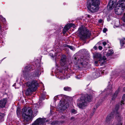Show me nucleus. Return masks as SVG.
I'll return each instance as SVG.
<instances>
[{"mask_svg": "<svg viewBox=\"0 0 125 125\" xmlns=\"http://www.w3.org/2000/svg\"><path fill=\"white\" fill-rule=\"evenodd\" d=\"M37 61L35 65V70L32 72L27 73V72L33 70V68L30 65L26 66L24 68V70H22V74L24 78L30 80L32 78H37L39 77L42 68L41 67L40 63L38 62V61L37 60Z\"/></svg>", "mask_w": 125, "mask_h": 125, "instance_id": "obj_1", "label": "nucleus"}, {"mask_svg": "<svg viewBox=\"0 0 125 125\" xmlns=\"http://www.w3.org/2000/svg\"><path fill=\"white\" fill-rule=\"evenodd\" d=\"M119 108V105H116L115 107V111L111 112L107 116L106 119L105 123L109 124L112 121V119L114 116L115 113V112L116 118L118 121V123L116 125H122V123L121 120L123 118L118 111Z\"/></svg>", "mask_w": 125, "mask_h": 125, "instance_id": "obj_2", "label": "nucleus"}, {"mask_svg": "<svg viewBox=\"0 0 125 125\" xmlns=\"http://www.w3.org/2000/svg\"><path fill=\"white\" fill-rule=\"evenodd\" d=\"M92 98L91 95L88 94L82 95L80 98L77 100V105L80 108H84L87 105V102L91 101Z\"/></svg>", "mask_w": 125, "mask_h": 125, "instance_id": "obj_3", "label": "nucleus"}, {"mask_svg": "<svg viewBox=\"0 0 125 125\" xmlns=\"http://www.w3.org/2000/svg\"><path fill=\"white\" fill-rule=\"evenodd\" d=\"M101 0H88L87 8L92 12L97 11L98 10Z\"/></svg>", "mask_w": 125, "mask_h": 125, "instance_id": "obj_4", "label": "nucleus"}, {"mask_svg": "<svg viewBox=\"0 0 125 125\" xmlns=\"http://www.w3.org/2000/svg\"><path fill=\"white\" fill-rule=\"evenodd\" d=\"M23 118L24 119L23 123L24 125L28 124V121L30 120L32 115V111L30 108L24 107L21 112Z\"/></svg>", "mask_w": 125, "mask_h": 125, "instance_id": "obj_5", "label": "nucleus"}, {"mask_svg": "<svg viewBox=\"0 0 125 125\" xmlns=\"http://www.w3.org/2000/svg\"><path fill=\"white\" fill-rule=\"evenodd\" d=\"M78 32L80 38L83 40L88 38L91 35L90 32L85 27H81L79 28Z\"/></svg>", "mask_w": 125, "mask_h": 125, "instance_id": "obj_6", "label": "nucleus"}, {"mask_svg": "<svg viewBox=\"0 0 125 125\" xmlns=\"http://www.w3.org/2000/svg\"><path fill=\"white\" fill-rule=\"evenodd\" d=\"M26 85L28 87L35 91L39 86V83L37 81L33 80L27 82L26 83Z\"/></svg>", "mask_w": 125, "mask_h": 125, "instance_id": "obj_7", "label": "nucleus"}, {"mask_svg": "<svg viewBox=\"0 0 125 125\" xmlns=\"http://www.w3.org/2000/svg\"><path fill=\"white\" fill-rule=\"evenodd\" d=\"M76 58H74V63L75 64L78 65V67L79 68L86 67L87 64V63L84 61L82 58H81L80 60H78V61H76Z\"/></svg>", "mask_w": 125, "mask_h": 125, "instance_id": "obj_8", "label": "nucleus"}, {"mask_svg": "<svg viewBox=\"0 0 125 125\" xmlns=\"http://www.w3.org/2000/svg\"><path fill=\"white\" fill-rule=\"evenodd\" d=\"M69 106L68 103H66L65 102L61 100L59 102L57 108L61 111H63L67 108Z\"/></svg>", "mask_w": 125, "mask_h": 125, "instance_id": "obj_9", "label": "nucleus"}, {"mask_svg": "<svg viewBox=\"0 0 125 125\" xmlns=\"http://www.w3.org/2000/svg\"><path fill=\"white\" fill-rule=\"evenodd\" d=\"M48 121V120H46L45 118H40L37 119L32 124V125H43Z\"/></svg>", "mask_w": 125, "mask_h": 125, "instance_id": "obj_10", "label": "nucleus"}, {"mask_svg": "<svg viewBox=\"0 0 125 125\" xmlns=\"http://www.w3.org/2000/svg\"><path fill=\"white\" fill-rule=\"evenodd\" d=\"M116 0H110L108 4L107 8L109 10H112L116 4Z\"/></svg>", "mask_w": 125, "mask_h": 125, "instance_id": "obj_11", "label": "nucleus"}, {"mask_svg": "<svg viewBox=\"0 0 125 125\" xmlns=\"http://www.w3.org/2000/svg\"><path fill=\"white\" fill-rule=\"evenodd\" d=\"M125 9L119 6H117L116 5L115 9V13L118 15H120L123 13Z\"/></svg>", "mask_w": 125, "mask_h": 125, "instance_id": "obj_12", "label": "nucleus"}, {"mask_svg": "<svg viewBox=\"0 0 125 125\" xmlns=\"http://www.w3.org/2000/svg\"><path fill=\"white\" fill-rule=\"evenodd\" d=\"M116 5L117 6L125 9V0H119L117 2Z\"/></svg>", "mask_w": 125, "mask_h": 125, "instance_id": "obj_13", "label": "nucleus"}, {"mask_svg": "<svg viewBox=\"0 0 125 125\" xmlns=\"http://www.w3.org/2000/svg\"><path fill=\"white\" fill-rule=\"evenodd\" d=\"M60 64L62 66H64L66 63V57L65 55H62L61 56L60 62Z\"/></svg>", "mask_w": 125, "mask_h": 125, "instance_id": "obj_14", "label": "nucleus"}, {"mask_svg": "<svg viewBox=\"0 0 125 125\" xmlns=\"http://www.w3.org/2000/svg\"><path fill=\"white\" fill-rule=\"evenodd\" d=\"M7 100V98H5L0 100V108H3L5 107Z\"/></svg>", "mask_w": 125, "mask_h": 125, "instance_id": "obj_15", "label": "nucleus"}, {"mask_svg": "<svg viewBox=\"0 0 125 125\" xmlns=\"http://www.w3.org/2000/svg\"><path fill=\"white\" fill-rule=\"evenodd\" d=\"M98 60L101 65H102L106 62V58L104 56Z\"/></svg>", "mask_w": 125, "mask_h": 125, "instance_id": "obj_16", "label": "nucleus"}, {"mask_svg": "<svg viewBox=\"0 0 125 125\" xmlns=\"http://www.w3.org/2000/svg\"><path fill=\"white\" fill-rule=\"evenodd\" d=\"M35 91L32 89L28 88L26 90L25 92V94L27 95H31L32 92Z\"/></svg>", "mask_w": 125, "mask_h": 125, "instance_id": "obj_17", "label": "nucleus"}, {"mask_svg": "<svg viewBox=\"0 0 125 125\" xmlns=\"http://www.w3.org/2000/svg\"><path fill=\"white\" fill-rule=\"evenodd\" d=\"M93 56L94 58H96L98 60L102 57L101 54L98 52L94 54Z\"/></svg>", "mask_w": 125, "mask_h": 125, "instance_id": "obj_18", "label": "nucleus"}, {"mask_svg": "<svg viewBox=\"0 0 125 125\" xmlns=\"http://www.w3.org/2000/svg\"><path fill=\"white\" fill-rule=\"evenodd\" d=\"M120 40L121 46L122 48L124 47V46L125 43V38H124L123 39H120Z\"/></svg>", "mask_w": 125, "mask_h": 125, "instance_id": "obj_19", "label": "nucleus"}, {"mask_svg": "<svg viewBox=\"0 0 125 125\" xmlns=\"http://www.w3.org/2000/svg\"><path fill=\"white\" fill-rule=\"evenodd\" d=\"M72 26L70 24H68L66 25L64 27L63 30L65 32L69 29L70 27Z\"/></svg>", "mask_w": 125, "mask_h": 125, "instance_id": "obj_20", "label": "nucleus"}, {"mask_svg": "<svg viewBox=\"0 0 125 125\" xmlns=\"http://www.w3.org/2000/svg\"><path fill=\"white\" fill-rule=\"evenodd\" d=\"M118 92V91H116L115 92V93L113 95V96H112V100H114L115 99V98L117 96Z\"/></svg>", "mask_w": 125, "mask_h": 125, "instance_id": "obj_21", "label": "nucleus"}, {"mask_svg": "<svg viewBox=\"0 0 125 125\" xmlns=\"http://www.w3.org/2000/svg\"><path fill=\"white\" fill-rule=\"evenodd\" d=\"M93 75L95 78H96L99 77L100 76V73L98 72H96L93 73Z\"/></svg>", "mask_w": 125, "mask_h": 125, "instance_id": "obj_22", "label": "nucleus"}, {"mask_svg": "<svg viewBox=\"0 0 125 125\" xmlns=\"http://www.w3.org/2000/svg\"><path fill=\"white\" fill-rule=\"evenodd\" d=\"M110 82H108V86L107 87V91H109L110 93H111L112 91V85H110Z\"/></svg>", "mask_w": 125, "mask_h": 125, "instance_id": "obj_23", "label": "nucleus"}, {"mask_svg": "<svg viewBox=\"0 0 125 125\" xmlns=\"http://www.w3.org/2000/svg\"><path fill=\"white\" fill-rule=\"evenodd\" d=\"M114 52L111 49L108 51V52L107 53L106 55L107 56H109L110 55H112L113 53Z\"/></svg>", "mask_w": 125, "mask_h": 125, "instance_id": "obj_24", "label": "nucleus"}, {"mask_svg": "<svg viewBox=\"0 0 125 125\" xmlns=\"http://www.w3.org/2000/svg\"><path fill=\"white\" fill-rule=\"evenodd\" d=\"M4 116L5 115L4 114L0 113V122H2L4 121Z\"/></svg>", "mask_w": 125, "mask_h": 125, "instance_id": "obj_25", "label": "nucleus"}, {"mask_svg": "<svg viewBox=\"0 0 125 125\" xmlns=\"http://www.w3.org/2000/svg\"><path fill=\"white\" fill-rule=\"evenodd\" d=\"M64 90L66 91H70L71 90V88L70 87L66 86L64 87L63 88Z\"/></svg>", "mask_w": 125, "mask_h": 125, "instance_id": "obj_26", "label": "nucleus"}, {"mask_svg": "<svg viewBox=\"0 0 125 125\" xmlns=\"http://www.w3.org/2000/svg\"><path fill=\"white\" fill-rule=\"evenodd\" d=\"M60 123L57 121H54L51 123V124L52 125H59Z\"/></svg>", "mask_w": 125, "mask_h": 125, "instance_id": "obj_27", "label": "nucleus"}, {"mask_svg": "<svg viewBox=\"0 0 125 125\" xmlns=\"http://www.w3.org/2000/svg\"><path fill=\"white\" fill-rule=\"evenodd\" d=\"M122 100L121 101V105H122V104H124V103H123L124 101L125 100V94H124L122 96Z\"/></svg>", "mask_w": 125, "mask_h": 125, "instance_id": "obj_28", "label": "nucleus"}, {"mask_svg": "<svg viewBox=\"0 0 125 125\" xmlns=\"http://www.w3.org/2000/svg\"><path fill=\"white\" fill-rule=\"evenodd\" d=\"M45 98V95H42L39 98L40 101H41L44 100Z\"/></svg>", "mask_w": 125, "mask_h": 125, "instance_id": "obj_29", "label": "nucleus"}, {"mask_svg": "<svg viewBox=\"0 0 125 125\" xmlns=\"http://www.w3.org/2000/svg\"><path fill=\"white\" fill-rule=\"evenodd\" d=\"M67 47L72 50H74L75 48L74 47L72 46L67 45Z\"/></svg>", "mask_w": 125, "mask_h": 125, "instance_id": "obj_30", "label": "nucleus"}, {"mask_svg": "<svg viewBox=\"0 0 125 125\" xmlns=\"http://www.w3.org/2000/svg\"><path fill=\"white\" fill-rule=\"evenodd\" d=\"M39 107L38 104H35L33 105V108L34 110H37Z\"/></svg>", "mask_w": 125, "mask_h": 125, "instance_id": "obj_31", "label": "nucleus"}, {"mask_svg": "<svg viewBox=\"0 0 125 125\" xmlns=\"http://www.w3.org/2000/svg\"><path fill=\"white\" fill-rule=\"evenodd\" d=\"M17 114L18 116H19L20 113V111L19 109H17L16 111Z\"/></svg>", "mask_w": 125, "mask_h": 125, "instance_id": "obj_32", "label": "nucleus"}, {"mask_svg": "<svg viewBox=\"0 0 125 125\" xmlns=\"http://www.w3.org/2000/svg\"><path fill=\"white\" fill-rule=\"evenodd\" d=\"M71 112L73 114H75L76 113V111L74 109H73L71 110Z\"/></svg>", "mask_w": 125, "mask_h": 125, "instance_id": "obj_33", "label": "nucleus"}, {"mask_svg": "<svg viewBox=\"0 0 125 125\" xmlns=\"http://www.w3.org/2000/svg\"><path fill=\"white\" fill-rule=\"evenodd\" d=\"M98 62H99L98 61H95L94 62V65H95V66L98 65Z\"/></svg>", "mask_w": 125, "mask_h": 125, "instance_id": "obj_34", "label": "nucleus"}, {"mask_svg": "<svg viewBox=\"0 0 125 125\" xmlns=\"http://www.w3.org/2000/svg\"><path fill=\"white\" fill-rule=\"evenodd\" d=\"M59 73H60L59 75V76H58V77L59 78H60L61 77H62V73L61 72H60Z\"/></svg>", "mask_w": 125, "mask_h": 125, "instance_id": "obj_35", "label": "nucleus"}, {"mask_svg": "<svg viewBox=\"0 0 125 125\" xmlns=\"http://www.w3.org/2000/svg\"><path fill=\"white\" fill-rule=\"evenodd\" d=\"M107 29L106 28H104L103 30V31L104 33H105L107 31Z\"/></svg>", "mask_w": 125, "mask_h": 125, "instance_id": "obj_36", "label": "nucleus"}, {"mask_svg": "<svg viewBox=\"0 0 125 125\" xmlns=\"http://www.w3.org/2000/svg\"><path fill=\"white\" fill-rule=\"evenodd\" d=\"M75 77L77 79H79L81 77L80 75H78L77 76H76Z\"/></svg>", "mask_w": 125, "mask_h": 125, "instance_id": "obj_37", "label": "nucleus"}, {"mask_svg": "<svg viewBox=\"0 0 125 125\" xmlns=\"http://www.w3.org/2000/svg\"><path fill=\"white\" fill-rule=\"evenodd\" d=\"M102 43L104 46H105L107 44V42H103Z\"/></svg>", "mask_w": 125, "mask_h": 125, "instance_id": "obj_38", "label": "nucleus"}, {"mask_svg": "<svg viewBox=\"0 0 125 125\" xmlns=\"http://www.w3.org/2000/svg\"><path fill=\"white\" fill-rule=\"evenodd\" d=\"M102 21H103V20L101 19H100L98 21L100 23H102Z\"/></svg>", "mask_w": 125, "mask_h": 125, "instance_id": "obj_39", "label": "nucleus"}, {"mask_svg": "<svg viewBox=\"0 0 125 125\" xmlns=\"http://www.w3.org/2000/svg\"><path fill=\"white\" fill-rule=\"evenodd\" d=\"M99 49L100 50H101L102 49V47L101 46H99L98 47Z\"/></svg>", "mask_w": 125, "mask_h": 125, "instance_id": "obj_40", "label": "nucleus"}, {"mask_svg": "<svg viewBox=\"0 0 125 125\" xmlns=\"http://www.w3.org/2000/svg\"><path fill=\"white\" fill-rule=\"evenodd\" d=\"M50 55L52 57V58L53 59L54 58V56L53 55V54H52V53H50Z\"/></svg>", "mask_w": 125, "mask_h": 125, "instance_id": "obj_41", "label": "nucleus"}, {"mask_svg": "<svg viewBox=\"0 0 125 125\" xmlns=\"http://www.w3.org/2000/svg\"><path fill=\"white\" fill-rule=\"evenodd\" d=\"M60 96V95H57L56 96H55L54 97V99L55 100V99H56V97H58V96Z\"/></svg>", "mask_w": 125, "mask_h": 125, "instance_id": "obj_42", "label": "nucleus"}, {"mask_svg": "<svg viewBox=\"0 0 125 125\" xmlns=\"http://www.w3.org/2000/svg\"><path fill=\"white\" fill-rule=\"evenodd\" d=\"M94 49L95 50H96L97 49V47L96 46H94L93 47Z\"/></svg>", "mask_w": 125, "mask_h": 125, "instance_id": "obj_43", "label": "nucleus"}, {"mask_svg": "<svg viewBox=\"0 0 125 125\" xmlns=\"http://www.w3.org/2000/svg\"><path fill=\"white\" fill-rule=\"evenodd\" d=\"M74 118V117H71V120H72V119H73Z\"/></svg>", "mask_w": 125, "mask_h": 125, "instance_id": "obj_44", "label": "nucleus"}, {"mask_svg": "<svg viewBox=\"0 0 125 125\" xmlns=\"http://www.w3.org/2000/svg\"><path fill=\"white\" fill-rule=\"evenodd\" d=\"M124 91H125V87L124 88Z\"/></svg>", "mask_w": 125, "mask_h": 125, "instance_id": "obj_45", "label": "nucleus"}, {"mask_svg": "<svg viewBox=\"0 0 125 125\" xmlns=\"http://www.w3.org/2000/svg\"><path fill=\"white\" fill-rule=\"evenodd\" d=\"M98 105L96 106V108H97L98 107Z\"/></svg>", "mask_w": 125, "mask_h": 125, "instance_id": "obj_46", "label": "nucleus"}, {"mask_svg": "<svg viewBox=\"0 0 125 125\" xmlns=\"http://www.w3.org/2000/svg\"><path fill=\"white\" fill-rule=\"evenodd\" d=\"M106 91V90L105 89V90H104V91H105L104 92H105Z\"/></svg>", "mask_w": 125, "mask_h": 125, "instance_id": "obj_47", "label": "nucleus"}, {"mask_svg": "<svg viewBox=\"0 0 125 125\" xmlns=\"http://www.w3.org/2000/svg\"><path fill=\"white\" fill-rule=\"evenodd\" d=\"M3 19H4V21H5V19L4 18Z\"/></svg>", "mask_w": 125, "mask_h": 125, "instance_id": "obj_48", "label": "nucleus"}, {"mask_svg": "<svg viewBox=\"0 0 125 125\" xmlns=\"http://www.w3.org/2000/svg\"><path fill=\"white\" fill-rule=\"evenodd\" d=\"M40 104V103L39 102L38 103V104Z\"/></svg>", "mask_w": 125, "mask_h": 125, "instance_id": "obj_49", "label": "nucleus"}, {"mask_svg": "<svg viewBox=\"0 0 125 125\" xmlns=\"http://www.w3.org/2000/svg\"><path fill=\"white\" fill-rule=\"evenodd\" d=\"M94 110H95V108H94Z\"/></svg>", "mask_w": 125, "mask_h": 125, "instance_id": "obj_50", "label": "nucleus"}, {"mask_svg": "<svg viewBox=\"0 0 125 125\" xmlns=\"http://www.w3.org/2000/svg\"><path fill=\"white\" fill-rule=\"evenodd\" d=\"M107 42L108 43V41H107Z\"/></svg>", "mask_w": 125, "mask_h": 125, "instance_id": "obj_51", "label": "nucleus"}, {"mask_svg": "<svg viewBox=\"0 0 125 125\" xmlns=\"http://www.w3.org/2000/svg\"><path fill=\"white\" fill-rule=\"evenodd\" d=\"M1 62H0V63Z\"/></svg>", "mask_w": 125, "mask_h": 125, "instance_id": "obj_52", "label": "nucleus"}]
</instances>
